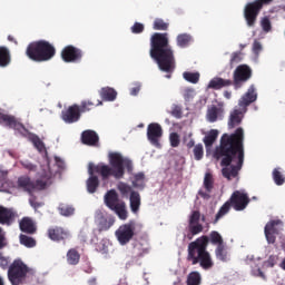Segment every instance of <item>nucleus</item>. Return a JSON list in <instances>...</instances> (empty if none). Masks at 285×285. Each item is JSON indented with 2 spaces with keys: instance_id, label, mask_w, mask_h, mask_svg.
Wrapping results in <instances>:
<instances>
[{
  "instance_id": "f257e3e1",
  "label": "nucleus",
  "mask_w": 285,
  "mask_h": 285,
  "mask_svg": "<svg viewBox=\"0 0 285 285\" xmlns=\"http://www.w3.org/2000/svg\"><path fill=\"white\" fill-rule=\"evenodd\" d=\"M244 128L238 127L233 134H224L214 150V158L220 159L222 175L228 181L239 177L244 166Z\"/></svg>"
},
{
  "instance_id": "f03ea898",
  "label": "nucleus",
  "mask_w": 285,
  "mask_h": 285,
  "mask_svg": "<svg viewBox=\"0 0 285 285\" xmlns=\"http://www.w3.org/2000/svg\"><path fill=\"white\" fill-rule=\"evenodd\" d=\"M109 165L99 164L95 167L89 165L88 174L90 175L86 181L87 191L90 195L97 193L99 188V177L95 176V173L100 175L101 179L106 181V179H124L126 175V170L132 173V160L124 157V155L114 151L108 155Z\"/></svg>"
},
{
  "instance_id": "7ed1b4c3",
  "label": "nucleus",
  "mask_w": 285,
  "mask_h": 285,
  "mask_svg": "<svg viewBox=\"0 0 285 285\" xmlns=\"http://www.w3.org/2000/svg\"><path fill=\"white\" fill-rule=\"evenodd\" d=\"M209 244H213L214 246H224L222 234L217 230H213L209 233V236L203 235L189 243L187 248V262H190L193 266L199 264L203 271H210V268L215 266V262H213V256L208 250Z\"/></svg>"
},
{
  "instance_id": "20e7f679",
  "label": "nucleus",
  "mask_w": 285,
  "mask_h": 285,
  "mask_svg": "<svg viewBox=\"0 0 285 285\" xmlns=\"http://www.w3.org/2000/svg\"><path fill=\"white\" fill-rule=\"evenodd\" d=\"M149 55L158 63L159 70L169 75L175 72L177 67L175 51L170 46L168 33L155 32L150 37Z\"/></svg>"
},
{
  "instance_id": "39448f33",
  "label": "nucleus",
  "mask_w": 285,
  "mask_h": 285,
  "mask_svg": "<svg viewBox=\"0 0 285 285\" xmlns=\"http://www.w3.org/2000/svg\"><path fill=\"white\" fill-rule=\"evenodd\" d=\"M255 101H257V92H255V85H252L247 92L239 99V108H234L229 114L227 126L230 130H233V128H237V126L242 124L244 120V114L248 110V106H250V104H255Z\"/></svg>"
},
{
  "instance_id": "423d86ee",
  "label": "nucleus",
  "mask_w": 285,
  "mask_h": 285,
  "mask_svg": "<svg viewBox=\"0 0 285 285\" xmlns=\"http://www.w3.org/2000/svg\"><path fill=\"white\" fill-rule=\"evenodd\" d=\"M29 273L30 267L22 263L21 259H16L9 266L8 279L12 285H21L26 282V277Z\"/></svg>"
},
{
  "instance_id": "0eeeda50",
  "label": "nucleus",
  "mask_w": 285,
  "mask_h": 285,
  "mask_svg": "<svg viewBox=\"0 0 285 285\" xmlns=\"http://www.w3.org/2000/svg\"><path fill=\"white\" fill-rule=\"evenodd\" d=\"M253 79V68L248 65H239L233 72V80L235 90H239L244 83Z\"/></svg>"
},
{
  "instance_id": "6e6552de",
  "label": "nucleus",
  "mask_w": 285,
  "mask_h": 285,
  "mask_svg": "<svg viewBox=\"0 0 285 285\" xmlns=\"http://www.w3.org/2000/svg\"><path fill=\"white\" fill-rule=\"evenodd\" d=\"M47 237L51 242H56L57 244H66L68 239H71L72 234L68 230V228L62 226H51L47 230Z\"/></svg>"
},
{
  "instance_id": "1a4fd4ad",
  "label": "nucleus",
  "mask_w": 285,
  "mask_h": 285,
  "mask_svg": "<svg viewBox=\"0 0 285 285\" xmlns=\"http://www.w3.org/2000/svg\"><path fill=\"white\" fill-rule=\"evenodd\" d=\"M261 11H262L261 1L249 2L245 6L244 17L249 28L255 27V23H257V17H259Z\"/></svg>"
},
{
  "instance_id": "9d476101",
  "label": "nucleus",
  "mask_w": 285,
  "mask_h": 285,
  "mask_svg": "<svg viewBox=\"0 0 285 285\" xmlns=\"http://www.w3.org/2000/svg\"><path fill=\"white\" fill-rule=\"evenodd\" d=\"M119 244L126 246L135 237V222L121 225L115 233Z\"/></svg>"
},
{
  "instance_id": "9b49d317",
  "label": "nucleus",
  "mask_w": 285,
  "mask_h": 285,
  "mask_svg": "<svg viewBox=\"0 0 285 285\" xmlns=\"http://www.w3.org/2000/svg\"><path fill=\"white\" fill-rule=\"evenodd\" d=\"M60 57L65 63H78L83 59V51L72 45H68L61 50Z\"/></svg>"
},
{
  "instance_id": "f8f14e48",
  "label": "nucleus",
  "mask_w": 285,
  "mask_h": 285,
  "mask_svg": "<svg viewBox=\"0 0 285 285\" xmlns=\"http://www.w3.org/2000/svg\"><path fill=\"white\" fill-rule=\"evenodd\" d=\"M227 202H229L234 210L242 212L246 210V207L250 204V198L248 194L235 190Z\"/></svg>"
},
{
  "instance_id": "ddd939ff",
  "label": "nucleus",
  "mask_w": 285,
  "mask_h": 285,
  "mask_svg": "<svg viewBox=\"0 0 285 285\" xmlns=\"http://www.w3.org/2000/svg\"><path fill=\"white\" fill-rule=\"evenodd\" d=\"M0 124H4V126H7L8 128L17 130V132H19L23 137L28 135V129L26 128V126L17 120V117L14 116L0 112Z\"/></svg>"
},
{
  "instance_id": "4468645a",
  "label": "nucleus",
  "mask_w": 285,
  "mask_h": 285,
  "mask_svg": "<svg viewBox=\"0 0 285 285\" xmlns=\"http://www.w3.org/2000/svg\"><path fill=\"white\" fill-rule=\"evenodd\" d=\"M161 137H164V129L161 128V125L157 122L149 124L147 127V139L150 141V145L156 148H161V144L159 142Z\"/></svg>"
},
{
  "instance_id": "2eb2a0df",
  "label": "nucleus",
  "mask_w": 285,
  "mask_h": 285,
  "mask_svg": "<svg viewBox=\"0 0 285 285\" xmlns=\"http://www.w3.org/2000/svg\"><path fill=\"white\" fill-rule=\"evenodd\" d=\"M61 119L65 124H77L81 119V111H79V105L75 104L61 111Z\"/></svg>"
},
{
  "instance_id": "dca6fc26",
  "label": "nucleus",
  "mask_w": 285,
  "mask_h": 285,
  "mask_svg": "<svg viewBox=\"0 0 285 285\" xmlns=\"http://www.w3.org/2000/svg\"><path fill=\"white\" fill-rule=\"evenodd\" d=\"M55 55H57V49L48 40H40V63L50 61Z\"/></svg>"
},
{
  "instance_id": "f3484780",
  "label": "nucleus",
  "mask_w": 285,
  "mask_h": 285,
  "mask_svg": "<svg viewBox=\"0 0 285 285\" xmlns=\"http://www.w3.org/2000/svg\"><path fill=\"white\" fill-rule=\"evenodd\" d=\"M26 55L31 61L41 63V40L29 43L26 49Z\"/></svg>"
},
{
  "instance_id": "a211bd4d",
  "label": "nucleus",
  "mask_w": 285,
  "mask_h": 285,
  "mask_svg": "<svg viewBox=\"0 0 285 285\" xmlns=\"http://www.w3.org/2000/svg\"><path fill=\"white\" fill-rule=\"evenodd\" d=\"M16 217L17 213H14V209L0 205V224L2 226H12Z\"/></svg>"
},
{
  "instance_id": "6ab92c4d",
  "label": "nucleus",
  "mask_w": 285,
  "mask_h": 285,
  "mask_svg": "<svg viewBox=\"0 0 285 285\" xmlns=\"http://www.w3.org/2000/svg\"><path fill=\"white\" fill-rule=\"evenodd\" d=\"M115 225V218L106 217L104 214L97 216V232L99 234L106 233V230H110Z\"/></svg>"
},
{
  "instance_id": "aec40b11",
  "label": "nucleus",
  "mask_w": 285,
  "mask_h": 285,
  "mask_svg": "<svg viewBox=\"0 0 285 285\" xmlns=\"http://www.w3.org/2000/svg\"><path fill=\"white\" fill-rule=\"evenodd\" d=\"M81 141L85 146H99V135L95 130L87 129L81 134Z\"/></svg>"
},
{
  "instance_id": "412c9836",
  "label": "nucleus",
  "mask_w": 285,
  "mask_h": 285,
  "mask_svg": "<svg viewBox=\"0 0 285 285\" xmlns=\"http://www.w3.org/2000/svg\"><path fill=\"white\" fill-rule=\"evenodd\" d=\"M206 119L209 121V124H215L217 119H224V107H217L215 105H212L207 109Z\"/></svg>"
},
{
  "instance_id": "4be33fe9",
  "label": "nucleus",
  "mask_w": 285,
  "mask_h": 285,
  "mask_svg": "<svg viewBox=\"0 0 285 285\" xmlns=\"http://www.w3.org/2000/svg\"><path fill=\"white\" fill-rule=\"evenodd\" d=\"M20 230L27 235H35L37 233V224L30 217H23L20 223Z\"/></svg>"
},
{
  "instance_id": "5701e85b",
  "label": "nucleus",
  "mask_w": 285,
  "mask_h": 285,
  "mask_svg": "<svg viewBox=\"0 0 285 285\" xmlns=\"http://www.w3.org/2000/svg\"><path fill=\"white\" fill-rule=\"evenodd\" d=\"M229 86H234L233 80L219 77L213 78L208 83V88L212 90H222V88H229Z\"/></svg>"
},
{
  "instance_id": "b1692460",
  "label": "nucleus",
  "mask_w": 285,
  "mask_h": 285,
  "mask_svg": "<svg viewBox=\"0 0 285 285\" xmlns=\"http://www.w3.org/2000/svg\"><path fill=\"white\" fill-rule=\"evenodd\" d=\"M105 204L107 208H109L110 210H112L116 206H119V204H121V202H119V195L115 189L107 191V194L105 195Z\"/></svg>"
},
{
  "instance_id": "393cba45",
  "label": "nucleus",
  "mask_w": 285,
  "mask_h": 285,
  "mask_svg": "<svg viewBox=\"0 0 285 285\" xmlns=\"http://www.w3.org/2000/svg\"><path fill=\"white\" fill-rule=\"evenodd\" d=\"M18 188L24 190V193H35V181L28 176H21L18 178Z\"/></svg>"
},
{
  "instance_id": "a878e982",
  "label": "nucleus",
  "mask_w": 285,
  "mask_h": 285,
  "mask_svg": "<svg viewBox=\"0 0 285 285\" xmlns=\"http://www.w3.org/2000/svg\"><path fill=\"white\" fill-rule=\"evenodd\" d=\"M66 257L67 264H69V266H77V264L81 262V254H79V250H77V248L68 249Z\"/></svg>"
},
{
  "instance_id": "bb28decb",
  "label": "nucleus",
  "mask_w": 285,
  "mask_h": 285,
  "mask_svg": "<svg viewBox=\"0 0 285 285\" xmlns=\"http://www.w3.org/2000/svg\"><path fill=\"white\" fill-rule=\"evenodd\" d=\"M215 255L218 262H230V253H228V248H226V245L216 246Z\"/></svg>"
},
{
  "instance_id": "cd10ccee",
  "label": "nucleus",
  "mask_w": 285,
  "mask_h": 285,
  "mask_svg": "<svg viewBox=\"0 0 285 285\" xmlns=\"http://www.w3.org/2000/svg\"><path fill=\"white\" fill-rule=\"evenodd\" d=\"M10 61H12V57L10 56V49L7 47H0V68H8L10 66Z\"/></svg>"
},
{
  "instance_id": "c85d7f7f",
  "label": "nucleus",
  "mask_w": 285,
  "mask_h": 285,
  "mask_svg": "<svg viewBox=\"0 0 285 285\" xmlns=\"http://www.w3.org/2000/svg\"><path fill=\"white\" fill-rule=\"evenodd\" d=\"M99 95L102 101H115V99H117V90L110 87L101 88Z\"/></svg>"
},
{
  "instance_id": "c756f323",
  "label": "nucleus",
  "mask_w": 285,
  "mask_h": 285,
  "mask_svg": "<svg viewBox=\"0 0 285 285\" xmlns=\"http://www.w3.org/2000/svg\"><path fill=\"white\" fill-rule=\"evenodd\" d=\"M176 43L178 48H188L193 43V36L188 33H180L176 38Z\"/></svg>"
},
{
  "instance_id": "7c9ffc66",
  "label": "nucleus",
  "mask_w": 285,
  "mask_h": 285,
  "mask_svg": "<svg viewBox=\"0 0 285 285\" xmlns=\"http://www.w3.org/2000/svg\"><path fill=\"white\" fill-rule=\"evenodd\" d=\"M233 206L230 205V203L227 200L217 212L213 224H217L219 222V219H224V217H226V215H228V213H230V208Z\"/></svg>"
},
{
  "instance_id": "2f4dec72",
  "label": "nucleus",
  "mask_w": 285,
  "mask_h": 285,
  "mask_svg": "<svg viewBox=\"0 0 285 285\" xmlns=\"http://www.w3.org/2000/svg\"><path fill=\"white\" fill-rule=\"evenodd\" d=\"M129 199H130V209L134 213H139V207L141 206V196L137 191H131Z\"/></svg>"
},
{
  "instance_id": "473e14b6",
  "label": "nucleus",
  "mask_w": 285,
  "mask_h": 285,
  "mask_svg": "<svg viewBox=\"0 0 285 285\" xmlns=\"http://www.w3.org/2000/svg\"><path fill=\"white\" fill-rule=\"evenodd\" d=\"M95 106H104V102L101 100H97V104L90 101V100H83L81 101L79 106L80 115L83 112H90L91 109L95 108Z\"/></svg>"
},
{
  "instance_id": "72a5a7b5",
  "label": "nucleus",
  "mask_w": 285,
  "mask_h": 285,
  "mask_svg": "<svg viewBox=\"0 0 285 285\" xmlns=\"http://www.w3.org/2000/svg\"><path fill=\"white\" fill-rule=\"evenodd\" d=\"M50 186V176L46 175L42 178L37 179L33 181V190H46Z\"/></svg>"
},
{
  "instance_id": "f704fd0d",
  "label": "nucleus",
  "mask_w": 285,
  "mask_h": 285,
  "mask_svg": "<svg viewBox=\"0 0 285 285\" xmlns=\"http://www.w3.org/2000/svg\"><path fill=\"white\" fill-rule=\"evenodd\" d=\"M134 188H140V190H144L146 188V175L144 173H138L134 176L132 180Z\"/></svg>"
},
{
  "instance_id": "c9c22d12",
  "label": "nucleus",
  "mask_w": 285,
  "mask_h": 285,
  "mask_svg": "<svg viewBox=\"0 0 285 285\" xmlns=\"http://www.w3.org/2000/svg\"><path fill=\"white\" fill-rule=\"evenodd\" d=\"M219 136V131L217 129H212L208 135L204 137V144L206 148H210L215 141H217V137Z\"/></svg>"
},
{
  "instance_id": "e433bc0d",
  "label": "nucleus",
  "mask_w": 285,
  "mask_h": 285,
  "mask_svg": "<svg viewBox=\"0 0 285 285\" xmlns=\"http://www.w3.org/2000/svg\"><path fill=\"white\" fill-rule=\"evenodd\" d=\"M111 210L118 215L119 219L126 220L128 219V210H126V203L120 202L116 207H114Z\"/></svg>"
},
{
  "instance_id": "4c0bfd02",
  "label": "nucleus",
  "mask_w": 285,
  "mask_h": 285,
  "mask_svg": "<svg viewBox=\"0 0 285 285\" xmlns=\"http://www.w3.org/2000/svg\"><path fill=\"white\" fill-rule=\"evenodd\" d=\"M58 210L62 217H72V215H75V208L72 205L61 203L58 206Z\"/></svg>"
},
{
  "instance_id": "58836bf2",
  "label": "nucleus",
  "mask_w": 285,
  "mask_h": 285,
  "mask_svg": "<svg viewBox=\"0 0 285 285\" xmlns=\"http://www.w3.org/2000/svg\"><path fill=\"white\" fill-rule=\"evenodd\" d=\"M202 284V274L199 272H191L187 276V285H199Z\"/></svg>"
},
{
  "instance_id": "ea45409f",
  "label": "nucleus",
  "mask_w": 285,
  "mask_h": 285,
  "mask_svg": "<svg viewBox=\"0 0 285 285\" xmlns=\"http://www.w3.org/2000/svg\"><path fill=\"white\" fill-rule=\"evenodd\" d=\"M215 186V179L213 178V174L206 173L204 177V188L207 193H212Z\"/></svg>"
},
{
  "instance_id": "a19ab883",
  "label": "nucleus",
  "mask_w": 285,
  "mask_h": 285,
  "mask_svg": "<svg viewBox=\"0 0 285 285\" xmlns=\"http://www.w3.org/2000/svg\"><path fill=\"white\" fill-rule=\"evenodd\" d=\"M20 244L22 246H26L27 248H35L37 246V240L35 238L27 236V235H20Z\"/></svg>"
},
{
  "instance_id": "79ce46f5",
  "label": "nucleus",
  "mask_w": 285,
  "mask_h": 285,
  "mask_svg": "<svg viewBox=\"0 0 285 285\" xmlns=\"http://www.w3.org/2000/svg\"><path fill=\"white\" fill-rule=\"evenodd\" d=\"M184 80L189 81V83H198L199 82V72H190L185 71L183 73Z\"/></svg>"
},
{
  "instance_id": "37998d69",
  "label": "nucleus",
  "mask_w": 285,
  "mask_h": 285,
  "mask_svg": "<svg viewBox=\"0 0 285 285\" xmlns=\"http://www.w3.org/2000/svg\"><path fill=\"white\" fill-rule=\"evenodd\" d=\"M244 61V56L240 51H235L230 56L229 66L233 68V66H237V63H242Z\"/></svg>"
},
{
  "instance_id": "c03bdc74",
  "label": "nucleus",
  "mask_w": 285,
  "mask_h": 285,
  "mask_svg": "<svg viewBox=\"0 0 285 285\" xmlns=\"http://www.w3.org/2000/svg\"><path fill=\"white\" fill-rule=\"evenodd\" d=\"M193 153H194V159L196 161H202V159H204V145L197 144L194 147Z\"/></svg>"
},
{
  "instance_id": "a18cd8bd",
  "label": "nucleus",
  "mask_w": 285,
  "mask_h": 285,
  "mask_svg": "<svg viewBox=\"0 0 285 285\" xmlns=\"http://www.w3.org/2000/svg\"><path fill=\"white\" fill-rule=\"evenodd\" d=\"M169 26H170V24H169L168 22L164 21V19H161V18H156V19L154 20L153 28H154L155 30H168V27H169Z\"/></svg>"
},
{
  "instance_id": "49530a36",
  "label": "nucleus",
  "mask_w": 285,
  "mask_h": 285,
  "mask_svg": "<svg viewBox=\"0 0 285 285\" xmlns=\"http://www.w3.org/2000/svg\"><path fill=\"white\" fill-rule=\"evenodd\" d=\"M273 179L276 186H283L285 181L284 175H282V171H279L277 168L273 170Z\"/></svg>"
},
{
  "instance_id": "de8ad7c7",
  "label": "nucleus",
  "mask_w": 285,
  "mask_h": 285,
  "mask_svg": "<svg viewBox=\"0 0 285 285\" xmlns=\"http://www.w3.org/2000/svg\"><path fill=\"white\" fill-rule=\"evenodd\" d=\"M31 141H32L35 148H37V150H39V153H43V150H46V145L41 141V138H39V136L33 135L31 137Z\"/></svg>"
},
{
  "instance_id": "09e8293b",
  "label": "nucleus",
  "mask_w": 285,
  "mask_h": 285,
  "mask_svg": "<svg viewBox=\"0 0 285 285\" xmlns=\"http://www.w3.org/2000/svg\"><path fill=\"white\" fill-rule=\"evenodd\" d=\"M282 220H269L265 226H268V233H279V229H277V226H282Z\"/></svg>"
},
{
  "instance_id": "8fccbe9b",
  "label": "nucleus",
  "mask_w": 285,
  "mask_h": 285,
  "mask_svg": "<svg viewBox=\"0 0 285 285\" xmlns=\"http://www.w3.org/2000/svg\"><path fill=\"white\" fill-rule=\"evenodd\" d=\"M188 230L191 235H199V233L204 232V225L199 223L188 225Z\"/></svg>"
},
{
  "instance_id": "3c124183",
  "label": "nucleus",
  "mask_w": 285,
  "mask_h": 285,
  "mask_svg": "<svg viewBox=\"0 0 285 285\" xmlns=\"http://www.w3.org/2000/svg\"><path fill=\"white\" fill-rule=\"evenodd\" d=\"M202 219V213L199 210H193L189 215L188 225L193 224H199V220Z\"/></svg>"
},
{
  "instance_id": "603ef678",
  "label": "nucleus",
  "mask_w": 285,
  "mask_h": 285,
  "mask_svg": "<svg viewBox=\"0 0 285 285\" xmlns=\"http://www.w3.org/2000/svg\"><path fill=\"white\" fill-rule=\"evenodd\" d=\"M169 141H170L171 148H178L179 144H181V140L179 138V134L171 132L169 135Z\"/></svg>"
},
{
  "instance_id": "864d4df0",
  "label": "nucleus",
  "mask_w": 285,
  "mask_h": 285,
  "mask_svg": "<svg viewBox=\"0 0 285 285\" xmlns=\"http://www.w3.org/2000/svg\"><path fill=\"white\" fill-rule=\"evenodd\" d=\"M278 259L279 257L277 255H271L268 259L264 262V266H266V268H273Z\"/></svg>"
},
{
  "instance_id": "5fc2aeb1",
  "label": "nucleus",
  "mask_w": 285,
  "mask_h": 285,
  "mask_svg": "<svg viewBox=\"0 0 285 285\" xmlns=\"http://www.w3.org/2000/svg\"><path fill=\"white\" fill-rule=\"evenodd\" d=\"M22 168H24L26 170H29V173H37V165L28 161V160H22L20 161Z\"/></svg>"
},
{
  "instance_id": "6e6d98bb",
  "label": "nucleus",
  "mask_w": 285,
  "mask_h": 285,
  "mask_svg": "<svg viewBox=\"0 0 285 285\" xmlns=\"http://www.w3.org/2000/svg\"><path fill=\"white\" fill-rule=\"evenodd\" d=\"M118 190H119V193H121V195H129V193L132 191V187H130V185H128L126 183H120L118 185Z\"/></svg>"
},
{
  "instance_id": "4d7b16f0",
  "label": "nucleus",
  "mask_w": 285,
  "mask_h": 285,
  "mask_svg": "<svg viewBox=\"0 0 285 285\" xmlns=\"http://www.w3.org/2000/svg\"><path fill=\"white\" fill-rule=\"evenodd\" d=\"M275 235H277V234L273 233V232H268V226H265V237H266L268 244H275V242H276Z\"/></svg>"
},
{
  "instance_id": "13d9d810",
  "label": "nucleus",
  "mask_w": 285,
  "mask_h": 285,
  "mask_svg": "<svg viewBox=\"0 0 285 285\" xmlns=\"http://www.w3.org/2000/svg\"><path fill=\"white\" fill-rule=\"evenodd\" d=\"M144 30H145V27H144V23L141 22H135L134 26L131 27V32L134 35H141Z\"/></svg>"
},
{
  "instance_id": "bf43d9fd",
  "label": "nucleus",
  "mask_w": 285,
  "mask_h": 285,
  "mask_svg": "<svg viewBox=\"0 0 285 285\" xmlns=\"http://www.w3.org/2000/svg\"><path fill=\"white\" fill-rule=\"evenodd\" d=\"M183 97L185 99V101H190V99H193V97H195V90L187 88L184 90L183 92Z\"/></svg>"
},
{
  "instance_id": "052dcab7",
  "label": "nucleus",
  "mask_w": 285,
  "mask_h": 285,
  "mask_svg": "<svg viewBox=\"0 0 285 285\" xmlns=\"http://www.w3.org/2000/svg\"><path fill=\"white\" fill-rule=\"evenodd\" d=\"M170 115L175 117L176 119H181V107L175 105L171 108Z\"/></svg>"
},
{
  "instance_id": "680f3d73",
  "label": "nucleus",
  "mask_w": 285,
  "mask_h": 285,
  "mask_svg": "<svg viewBox=\"0 0 285 285\" xmlns=\"http://www.w3.org/2000/svg\"><path fill=\"white\" fill-rule=\"evenodd\" d=\"M262 28L265 32H271V20L268 18L262 20Z\"/></svg>"
},
{
  "instance_id": "e2e57ef3",
  "label": "nucleus",
  "mask_w": 285,
  "mask_h": 285,
  "mask_svg": "<svg viewBox=\"0 0 285 285\" xmlns=\"http://www.w3.org/2000/svg\"><path fill=\"white\" fill-rule=\"evenodd\" d=\"M253 52L254 55H259L262 52V43L257 40L253 43Z\"/></svg>"
},
{
  "instance_id": "0e129e2a",
  "label": "nucleus",
  "mask_w": 285,
  "mask_h": 285,
  "mask_svg": "<svg viewBox=\"0 0 285 285\" xmlns=\"http://www.w3.org/2000/svg\"><path fill=\"white\" fill-rule=\"evenodd\" d=\"M252 275L255 277H262L263 279H266V275H264V272H262V268L257 267L256 269H252Z\"/></svg>"
},
{
  "instance_id": "69168bd1",
  "label": "nucleus",
  "mask_w": 285,
  "mask_h": 285,
  "mask_svg": "<svg viewBox=\"0 0 285 285\" xmlns=\"http://www.w3.org/2000/svg\"><path fill=\"white\" fill-rule=\"evenodd\" d=\"M141 90V85L136 83L131 89H130V95L132 97H137L139 95V91Z\"/></svg>"
},
{
  "instance_id": "338daca9",
  "label": "nucleus",
  "mask_w": 285,
  "mask_h": 285,
  "mask_svg": "<svg viewBox=\"0 0 285 285\" xmlns=\"http://www.w3.org/2000/svg\"><path fill=\"white\" fill-rule=\"evenodd\" d=\"M6 184H8V178L6 175H2V177L0 178V190L1 191H6Z\"/></svg>"
},
{
  "instance_id": "774afa93",
  "label": "nucleus",
  "mask_w": 285,
  "mask_h": 285,
  "mask_svg": "<svg viewBox=\"0 0 285 285\" xmlns=\"http://www.w3.org/2000/svg\"><path fill=\"white\" fill-rule=\"evenodd\" d=\"M0 268H3V271L8 268V258L3 257L1 254H0Z\"/></svg>"
}]
</instances>
